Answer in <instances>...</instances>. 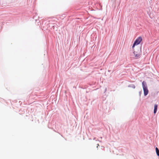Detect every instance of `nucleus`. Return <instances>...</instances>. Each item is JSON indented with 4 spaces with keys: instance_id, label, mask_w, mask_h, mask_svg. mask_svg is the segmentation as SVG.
Instances as JSON below:
<instances>
[{
    "instance_id": "20e7f679",
    "label": "nucleus",
    "mask_w": 159,
    "mask_h": 159,
    "mask_svg": "<svg viewBox=\"0 0 159 159\" xmlns=\"http://www.w3.org/2000/svg\"><path fill=\"white\" fill-rule=\"evenodd\" d=\"M157 104H155L154 105V113L155 114L157 111Z\"/></svg>"
},
{
    "instance_id": "f03ea898",
    "label": "nucleus",
    "mask_w": 159,
    "mask_h": 159,
    "mask_svg": "<svg viewBox=\"0 0 159 159\" xmlns=\"http://www.w3.org/2000/svg\"><path fill=\"white\" fill-rule=\"evenodd\" d=\"M142 38L140 36L138 38H137L133 44L132 47L133 49H134V48L135 45H137L139 44L140 42L142 41Z\"/></svg>"
},
{
    "instance_id": "f257e3e1",
    "label": "nucleus",
    "mask_w": 159,
    "mask_h": 159,
    "mask_svg": "<svg viewBox=\"0 0 159 159\" xmlns=\"http://www.w3.org/2000/svg\"><path fill=\"white\" fill-rule=\"evenodd\" d=\"M142 85L144 92V95L145 96H146L147 95L149 92L146 82L144 81H143L142 83Z\"/></svg>"
},
{
    "instance_id": "7ed1b4c3",
    "label": "nucleus",
    "mask_w": 159,
    "mask_h": 159,
    "mask_svg": "<svg viewBox=\"0 0 159 159\" xmlns=\"http://www.w3.org/2000/svg\"><path fill=\"white\" fill-rule=\"evenodd\" d=\"M141 51L140 49H138L137 51H134L133 53L134 55L135 56L136 58H138L140 57L141 54Z\"/></svg>"
},
{
    "instance_id": "423d86ee",
    "label": "nucleus",
    "mask_w": 159,
    "mask_h": 159,
    "mask_svg": "<svg viewBox=\"0 0 159 159\" xmlns=\"http://www.w3.org/2000/svg\"><path fill=\"white\" fill-rule=\"evenodd\" d=\"M98 146H99V145L98 144V146H97V148L98 147Z\"/></svg>"
},
{
    "instance_id": "39448f33",
    "label": "nucleus",
    "mask_w": 159,
    "mask_h": 159,
    "mask_svg": "<svg viewBox=\"0 0 159 159\" xmlns=\"http://www.w3.org/2000/svg\"><path fill=\"white\" fill-rule=\"evenodd\" d=\"M156 151L157 154V155L158 156H159V150H158V148L156 147Z\"/></svg>"
}]
</instances>
